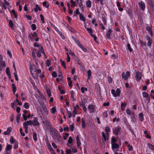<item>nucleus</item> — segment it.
<instances>
[{
  "label": "nucleus",
  "instance_id": "nucleus-13",
  "mask_svg": "<svg viewBox=\"0 0 154 154\" xmlns=\"http://www.w3.org/2000/svg\"><path fill=\"white\" fill-rule=\"evenodd\" d=\"M112 150H114L115 149H118L119 147V144L116 143H112Z\"/></svg>",
  "mask_w": 154,
  "mask_h": 154
},
{
  "label": "nucleus",
  "instance_id": "nucleus-25",
  "mask_svg": "<svg viewBox=\"0 0 154 154\" xmlns=\"http://www.w3.org/2000/svg\"><path fill=\"white\" fill-rule=\"evenodd\" d=\"M87 7L89 8H90L91 7V2L90 0H87L86 3Z\"/></svg>",
  "mask_w": 154,
  "mask_h": 154
},
{
  "label": "nucleus",
  "instance_id": "nucleus-17",
  "mask_svg": "<svg viewBox=\"0 0 154 154\" xmlns=\"http://www.w3.org/2000/svg\"><path fill=\"white\" fill-rule=\"evenodd\" d=\"M112 31L110 29H109L106 32V36L108 39L110 38V35Z\"/></svg>",
  "mask_w": 154,
  "mask_h": 154
},
{
  "label": "nucleus",
  "instance_id": "nucleus-45",
  "mask_svg": "<svg viewBox=\"0 0 154 154\" xmlns=\"http://www.w3.org/2000/svg\"><path fill=\"white\" fill-rule=\"evenodd\" d=\"M60 61L61 63V64L62 65L64 69H66V67L65 66L64 61H63L62 60H60Z\"/></svg>",
  "mask_w": 154,
  "mask_h": 154
},
{
  "label": "nucleus",
  "instance_id": "nucleus-59",
  "mask_svg": "<svg viewBox=\"0 0 154 154\" xmlns=\"http://www.w3.org/2000/svg\"><path fill=\"white\" fill-rule=\"evenodd\" d=\"M6 73L8 75H10V69L9 68H7L6 70Z\"/></svg>",
  "mask_w": 154,
  "mask_h": 154
},
{
  "label": "nucleus",
  "instance_id": "nucleus-38",
  "mask_svg": "<svg viewBox=\"0 0 154 154\" xmlns=\"http://www.w3.org/2000/svg\"><path fill=\"white\" fill-rule=\"evenodd\" d=\"M24 107L26 109H28L29 107V103L27 102H26L23 105Z\"/></svg>",
  "mask_w": 154,
  "mask_h": 154
},
{
  "label": "nucleus",
  "instance_id": "nucleus-15",
  "mask_svg": "<svg viewBox=\"0 0 154 154\" xmlns=\"http://www.w3.org/2000/svg\"><path fill=\"white\" fill-rule=\"evenodd\" d=\"M42 108L43 111L45 113L46 115H48V112L46 107V106L45 104L44 103L42 104Z\"/></svg>",
  "mask_w": 154,
  "mask_h": 154
},
{
  "label": "nucleus",
  "instance_id": "nucleus-30",
  "mask_svg": "<svg viewBox=\"0 0 154 154\" xmlns=\"http://www.w3.org/2000/svg\"><path fill=\"white\" fill-rule=\"evenodd\" d=\"M12 146L11 145H8L6 147L5 149V151L6 152H7L8 151L11 150L12 149Z\"/></svg>",
  "mask_w": 154,
  "mask_h": 154
},
{
  "label": "nucleus",
  "instance_id": "nucleus-32",
  "mask_svg": "<svg viewBox=\"0 0 154 154\" xmlns=\"http://www.w3.org/2000/svg\"><path fill=\"white\" fill-rule=\"evenodd\" d=\"M110 131L109 128L108 127H106L105 128V131H106V134L107 136H108L109 135V132Z\"/></svg>",
  "mask_w": 154,
  "mask_h": 154
},
{
  "label": "nucleus",
  "instance_id": "nucleus-33",
  "mask_svg": "<svg viewBox=\"0 0 154 154\" xmlns=\"http://www.w3.org/2000/svg\"><path fill=\"white\" fill-rule=\"evenodd\" d=\"M79 17L80 20L83 21L85 22V17H84L82 14H79Z\"/></svg>",
  "mask_w": 154,
  "mask_h": 154
},
{
  "label": "nucleus",
  "instance_id": "nucleus-4",
  "mask_svg": "<svg viewBox=\"0 0 154 154\" xmlns=\"http://www.w3.org/2000/svg\"><path fill=\"white\" fill-rule=\"evenodd\" d=\"M142 73L139 71L136 72L135 79L137 81H139L141 80L143 76Z\"/></svg>",
  "mask_w": 154,
  "mask_h": 154
},
{
  "label": "nucleus",
  "instance_id": "nucleus-36",
  "mask_svg": "<svg viewBox=\"0 0 154 154\" xmlns=\"http://www.w3.org/2000/svg\"><path fill=\"white\" fill-rule=\"evenodd\" d=\"M56 111L57 110L55 107H52L50 110L52 114H54L55 113Z\"/></svg>",
  "mask_w": 154,
  "mask_h": 154
},
{
  "label": "nucleus",
  "instance_id": "nucleus-16",
  "mask_svg": "<svg viewBox=\"0 0 154 154\" xmlns=\"http://www.w3.org/2000/svg\"><path fill=\"white\" fill-rule=\"evenodd\" d=\"M143 114L142 113H140L138 115V118L140 121L142 122L144 120Z\"/></svg>",
  "mask_w": 154,
  "mask_h": 154
},
{
  "label": "nucleus",
  "instance_id": "nucleus-29",
  "mask_svg": "<svg viewBox=\"0 0 154 154\" xmlns=\"http://www.w3.org/2000/svg\"><path fill=\"white\" fill-rule=\"evenodd\" d=\"M12 89L14 92V94H15V92L16 91L17 88L15 86V84L14 83L12 84Z\"/></svg>",
  "mask_w": 154,
  "mask_h": 154
},
{
  "label": "nucleus",
  "instance_id": "nucleus-40",
  "mask_svg": "<svg viewBox=\"0 0 154 154\" xmlns=\"http://www.w3.org/2000/svg\"><path fill=\"white\" fill-rule=\"evenodd\" d=\"M41 70L40 69H36V73L35 72V73H36L37 75V78L38 75L41 73Z\"/></svg>",
  "mask_w": 154,
  "mask_h": 154
},
{
  "label": "nucleus",
  "instance_id": "nucleus-2",
  "mask_svg": "<svg viewBox=\"0 0 154 154\" xmlns=\"http://www.w3.org/2000/svg\"><path fill=\"white\" fill-rule=\"evenodd\" d=\"M111 92L114 97H119L120 95L121 91L120 89L119 88H117L116 91H115L113 89H112L111 90Z\"/></svg>",
  "mask_w": 154,
  "mask_h": 154
},
{
  "label": "nucleus",
  "instance_id": "nucleus-26",
  "mask_svg": "<svg viewBox=\"0 0 154 154\" xmlns=\"http://www.w3.org/2000/svg\"><path fill=\"white\" fill-rule=\"evenodd\" d=\"M102 134L105 141H106L108 140L109 135L107 136L106 134H105L104 132H102Z\"/></svg>",
  "mask_w": 154,
  "mask_h": 154
},
{
  "label": "nucleus",
  "instance_id": "nucleus-9",
  "mask_svg": "<svg viewBox=\"0 0 154 154\" xmlns=\"http://www.w3.org/2000/svg\"><path fill=\"white\" fill-rule=\"evenodd\" d=\"M32 125L34 126H38L40 124L38 121V119L36 117H34L32 121Z\"/></svg>",
  "mask_w": 154,
  "mask_h": 154
},
{
  "label": "nucleus",
  "instance_id": "nucleus-10",
  "mask_svg": "<svg viewBox=\"0 0 154 154\" xmlns=\"http://www.w3.org/2000/svg\"><path fill=\"white\" fill-rule=\"evenodd\" d=\"M120 129L121 128L119 127L115 128L113 130V134L116 136L118 135L120 132Z\"/></svg>",
  "mask_w": 154,
  "mask_h": 154
},
{
  "label": "nucleus",
  "instance_id": "nucleus-51",
  "mask_svg": "<svg viewBox=\"0 0 154 154\" xmlns=\"http://www.w3.org/2000/svg\"><path fill=\"white\" fill-rule=\"evenodd\" d=\"M0 65L3 67L6 66L5 62L3 60L0 61Z\"/></svg>",
  "mask_w": 154,
  "mask_h": 154
},
{
  "label": "nucleus",
  "instance_id": "nucleus-19",
  "mask_svg": "<svg viewBox=\"0 0 154 154\" xmlns=\"http://www.w3.org/2000/svg\"><path fill=\"white\" fill-rule=\"evenodd\" d=\"M131 121L132 122V124H133V123H135L136 121L135 118L134 116V112H132V115L131 116Z\"/></svg>",
  "mask_w": 154,
  "mask_h": 154
},
{
  "label": "nucleus",
  "instance_id": "nucleus-5",
  "mask_svg": "<svg viewBox=\"0 0 154 154\" xmlns=\"http://www.w3.org/2000/svg\"><path fill=\"white\" fill-rule=\"evenodd\" d=\"M88 109L89 111V112L91 113H93L96 111V109L95 108L94 105H89L88 107Z\"/></svg>",
  "mask_w": 154,
  "mask_h": 154
},
{
  "label": "nucleus",
  "instance_id": "nucleus-14",
  "mask_svg": "<svg viewBox=\"0 0 154 154\" xmlns=\"http://www.w3.org/2000/svg\"><path fill=\"white\" fill-rule=\"evenodd\" d=\"M71 94V97L73 101L75 102L76 101V99L75 98V95H74V93L73 90H71L70 91Z\"/></svg>",
  "mask_w": 154,
  "mask_h": 154
},
{
  "label": "nucleus",
  "instance_id": "nucleus-28",
  "mask_svg": "<svg viewBox=\"0 0 154 154\" xmlns=\"http://www.w3.org/2000/svg\"><path fill=\"white\" fill-rule=\"evenodd\" d=\"M134 112L133 111H131L129 109H128L126 110V112L127 115L131 116L132 115V112Z\"/></svg>",
  "mask_w": 154,
  "mask_h": 154
},
{
  "label": "nucleus",
  "instance_id": "nucleus-31",
  "mask_svg": "<svg viewBox=\"0 0 154 154\" xmlns=\"http://www.w3.org/2000/svg\"><path fill=\"white\" fill-rule=\"evenodd\" d=\"M122 120L124 122L125 124L127 126H129V123L128 122V121L125 117H124L122 119Z\"/></svg>",
  "mask_w": 154,
  "mask_h": 154
},
{
  "label": "nucleus",
  "instance_id": "nucleus-6",
  "mask_svg": "<svg viewBox=\"0 0 154 154\" xmlns=\"http://www.w3.org/2000/svg\"><path fill=\"white\" fill-rule=\"evenodd\" d=\"M122 79L125 80L127 79L130 75V73L129 71H127L125 74V72H123L122 73Z\"/></svg>",
  "mask_w": 154,
  "mask_h": 154
},
{
  "label": "nucleus",
  "instance_id": "nucleus-24",
  "mask_svg": "<svg viewBox=\"0 0 154 154\" xmlns=\"http://www.w3.org/2000/svg\"><path fill=\"white\" fill-rule=\"evenodd\" d=\"M78 110L76 107H75V106L74 107V110L72 112V116L74 118L75 117V115L77 113L78 111Z\"/></svg>",
  "mask_w": 154,
  "mask_h": 154
},
{
  "label": "nucleus",
  "instance_id": "nucleus-61",
  "mask_svg": "<svg viewBox=\"0 0 154 154\" xmlns=\"http://www.w3.org/2000/svg\"><path fill=\"white\" fill-rule=\"evenodd\" d=\"M20 117V115H18L17 116L16 118V121L17 122V123H18L19 122Z\"/></svg>",
  "mask_w": 154,
  "mask_h": 154
},
{
  "label": "nucleus",
  "instance_id": "nucleus-22",
  "mask_svg": "<svg viewBox=\"0 0 154 154\" xmlns=\"http://www.w3.org/2000/svg\"><path fill=\"white\" fill-rule=\"evenodd\" d=\"M143 95L144 97L146 98L149 101L150 98L149 97L148 94L146 92H143Z\"/></svg>",
  "mask_w": 154,
  "mask_h": 154
},
{
  "label": "nucleus",
  "instance_id": "nucleus-34",
  "mask_svg": "<svg viewBox=\"0 0 154 154\" xmlns=\"http://www.w3.org/2000/svg\"><path fill=\"white\" fill-rule=\"evenodd\" d=\"M117 141V139L115 137H112L111 138V144L115 143Z\"/></svg>",
  "mask_w": 154,
  "mask_h": 154
},
{
  "label": "nucleus",
  "instance_id": "nucleus-35",
  "mask_svg": "<svg viewBox=\"0 0 154 154\" xmlns=\"http://www.w3.org/2000/svg\"><path fill=\"white\" fill-rule=\"evenodd\" d=\"M147 145L148 148L149 149H150L151 150H154V146L153 145L150 144L149 143H147Z\"/></svg>",
  "mask_w": 154,
  "mask_h": 154
},
{
  "label": "nucleus",
  "instance_id": "nucleus-54",
  "mask_svg": "<svg viewBox=\"0 0 154 154\" xmlns=\"http://www.w3.org/2000/svg\"><path fill=\"white\" fill-rule=\"evenodd\" d=\"M66 54L67 55V58H66V61L69 62L70 61V57L68 55V53H67Z\"/></svg>",
  "mask_w": 154,
  "mask_h": 154
},
{
  "label": "nucleus",
  "instance_id": "nucleus-39",
  "mask_svg": "<svg viewBox=\"0 0 154 154\" xmlns=\"http://www.w3.org/2000/svg\"><path fill=\"white\" fill-rule=\"evenodd\" d=\"M43 6L45 7L46 8H48L49 6V4L46 1L44 2H43Z\"/></svg>",
  "mask_w": 154,
  "mask_h": 154
},
{
  "label": "nucleus",
  "instance_id": "nucleus-62",
  "mask_svg": "<svg viewBox=\"0 0 154 154\" xmlns=\"http://www.w3.org/2000/svg\"><path fill=\"white\" fill-rule=\"evenodd\" d=\"M87 73L88 76V79H89V78L90 77V76L91 75V71L90 70H88L87 72Z\"/></svg>",
  "mask_w": 154,
  "mask_h": 154
},
{
  "label": "nucleus",
  "instance_id": "nucleus-56",
  "mask_svg": "<svg viewBox=\"0 0 154 154\" xmlns=\"http://www.w3.org/2000/svg\"><path fill=\"white\" fill-rule=\"evenodd\" d=\"M39 16L41 18V20L42 21V23H45V21L44 20V16L42 14H40Z\"/></svg>",
  "mask_w": 154,
  "mask_h": 154
},
{
  "label": "nucleus",
  "instance_id": "nucleus-55",
  "mask_svg": "<svg viewBox=\"0 0 154 154\" xmlns=\"http://www.w3.org/2000/svg\"><path fill=\"white\" fill-rule=\"evenodd\" d=\"M85 126V122L84 121L83 119L82 118V128H84Z\"/></svg>",
  "mask_w": 154,
  "mask_h": 154
},
{
  "label": "nucleus",
  "instance_id": "nucleus-58",
  "mask_svg": "<svg viewBox=\"0 0 154 154\" xmlns=\"http://www.w3.org/2000/svg\"><path fill=\"white\" fill-rule=\"evenodd\" d=\"M67 114L69 118H71L72 116V114L70 111H68L67 112Z\"/></svg>",
  "mask_w": 154,
  "mask_h": 154
},
{
  "label": "nucleus",
  "instance_id": "nucleus-20",
  "mask_svg": "<svg viewBox=\"0 0 154 154\" xmlns=\"http://www.w3.org/2000/svg\"><path fill=\"white\" fill-rule=\"evenodd\" d=\"M147 40L148 41L147 45L148 46H150L151 45L152 43V40L149 37H147L146 38Z\"/></svg>",
  "mask_w": 154,
  "mask_h": 154
},
{
  "label": "nucleus",
  "instance_id": "nucleus-43",
  "mask_svg": "<svg viewBox=\"0 0 154 154\" xmlns=\"http://www.w3.org/2000/svg\"><path fill=\"white\" fill-rule=\"evenodd\" d=\"M69 128L71 131H73L74 130V124H72L69 126Z\"/></svg>",
  "mask_w": 154,
  "mask_h": 154
},
{
  "label": "nucleus",
  "instance_id": "nucleus-23",
  "mask_svg": "<svg viewBox=\"0 0 154 154\" xmlns=\"http://www.w3.org/2000/svg\"><path fill=\"white\" fill-rule=\"evenodd\" d=\"M46 144L48 149L51 151H53V149L50 143H49L48 141H47L46 143Z\"/></svg>",
  "mask_w": 154,
  "mask_h": 154
},
{
  "label": "nucleus",
  "instance_id": "nucleus-18",
  "mask_svg": "<svg viewBox=\"0 0 154 154\" xmlns=\"http://www.w3.org/2000/svg\"><path fill=\"white\" fill-rule=\"evenodd\" d=\"M77 144L78 146L79 147L80 146L81 144V142L79 139V135H77L76 137Z\"/></svg>",
  "mask_w": 154,
  "mask_h": 154
},
{
  "label": "nucleus",
  "instance_id": "nucleus-41",
  "mask_svg": "<svg viewBox=\"0 0 154 154\" xmlns=\"http://www.w3.org/2000/svg\"><path fill=\"white\" fill-rule=\"evenodd\" d=\"M88 89L87 88L84 87H82L81 88V91L82 93H84L85 91H87Z\"/></svg>",
  "mask_w": 154,
  "mask_h": 154
},
{
  "label": "nucleus",
  "instance_id": "nucleus-49",
  "mask_svg": "<svg viewBox=\"0 0 154 154\" xmlns=\"http://www.w3.org/2000/svg\"><path fill=\"white\" fill-rule=\"evenodd\" d=\"M10 142L11 143H15V142H17L15 140H14L12 137H11L10 138Z\"/></svg>",
  "mask_w": 154,
  "mask_h": 154
},
{
  "label": "nucleus",
  "instance_id": "nucleus-12",
  "mask_svg": "<svg viewBox=\"0 0 154 154\" xmlns=\"http://www.w3.org/2000/svg\"><path fill=\"white\" fill-rule=\"evenodd\" d=\"M139 5L140 8L142 10H144L145 9V4L144 2L142 1L140 2L139 3Z\"/></svg>",
  "mask_w": 154,
  "mask_h": 154
},
{
  "label": "nucleus",
  "instance_id": "nucleus-53",
  "mask_svg": "<svg viewBox=\"0 0 154 154\" xmlns=\"http://www.w3.org/2000/svg\"><path fill=\"white\" fill-rule=\"evenodd\" d=\"M33 139L34 140L36 141L37 140V134L36 133H34L33 135Z\"/></svg>",
  "mask_w": 154,
  "mask_h": 154
},
{
  "label": "nucleus",
  "instance_id": "nucleus-42",
  "mask_svg": "<svg viewBox=\"0 0 154 154\" xmlns=\"http://www.w3.org/2000/svg\"><path fill=\"white\" fill-rule=\"evenodd\" d=\"M74 41L75 43L79 47L80 45H82L81 44L80 42L78 40L76 39L75 38Z\"/></svg>",
  "mask_w": 154,
  "mask_h": 154
},
{
  "label": "nucleus",
  "instance_id": "nucleus-48",
  "mask_svg": "<svg viewBox=\"0 0 154 154\" xmlns=\"http://www.w3.org/2000/svg\"><path fill=\"white\" fill-rule=\"evenodd\" d=\"M4 0V2L3 3V5L7 6H9L10 5V4L7 1H6V0Z\"/></svg>",
  "mask_w": 154,
  "mask_h": 154
},
{
  "label": "nucleus",
  "instance_id": "nucleus-46",
  "mask_svg": "<svg viewBox=\"0 0 154 154\" xmlns=\"http://www.w3.org/2000/svg\"><path fill=\"white\" fill-rule=\"evenodd\" d=\"M84 52H86L87 51V50L82 45H80L79 47Z\"/></svg>",
  "mask_w": 154,
  "mask_h": 154
},
{
  "label": "nucleus",
  "instance_id": "nucleus-37",
  "mask_svg": "<svg viewBox=\"0 0 154 154\" xmlns=\"http://www.w3.org/2000/svg\"><path fill=\"white\" fill-rule=\"evenodd\" d=\"M34 11L35 12H38V10H39L40 11L41 10L40 9V7H39V6L38 5H36V6H35V8L34 9Z\"/></svg>",
  "mask_w": 154,
  "mask_h": 154
},
{
  "label": "nucleus",
  "instance_id": "nucleus-52",
  "mask_svg": "<svg viewBox=\"0 0 154 154\" xmlns=\"http://www.w3.org/2000/svg\"><path fill=\"white\" fill-rule=\"evenodd\" d=\"M73 142V139L71 137H70L68 140V143H71Z\"/></svg>",
  "mask_w": 154,
  "mask_h": 154
},
{
  "label": "nucleus",
  "instance_id": "nucleus-44",
  "mask_svg": "<svg viewBox=\"0 0 154 154\" xmlns=\"http://www.w3.org/2000/svg\"><path fill=\"white\" fill-rule=\"evenodd\" d=\"M127 46L128 50L130 52H131L133 51V49L131 48L130 44L129 43L127 44Z\"/></svg>",
  "mask_w": 154,
  "mask_h": 154
},
{
  "label": "nucleus",
  "instance_id": "nucleus-27",
  "mask_svg": "<svg viewBox=\"0 0 154 154\" xmlns=\"http://www.w3.org/2000/svg\"><path fill=\"white\" fill-rule=\"evenodd\" d=\"M85 29H86L88 33L91 36L92 35H93L92 34V30L91 28H87L86 26H85Z\"/></svg>",
  "mask_w": 154,
  "mask_h": 154
},
{
  "label": "nucleus",
  "instance_id": "nucleus-64",
  "mask_svg": "<svg viewBox=\"0 0 154 154\" xmlns=\"http://www.w3.org/2000/svg\"><path fill=\"white\" fill-rule=\"evenodd\" d=\"M63 39H64L65 38V37L64 35L62 34V32H61L59 33L58 34Z\"/></svg>",
  "mask_w": 154,
  "mask_h": 154
},
{
  "label": "nucleus",
  "instance_id": "nucleus-11",
  "mask_svg": "<svg viewBox=\"0 0 154 154\" xmlns=\"http://www.w3.org/2000/svg\"><path fill=\"white\" fill-rule=\"evenodd\" d=\"M37 35V34L35 32H33L32 33H31L29 35V37L32 40H34V38L36 37Z\"/></svg>",
  "mask_w": 154,
  "mask_h": 154
},
{
  "label": "nucleus",
  "instance_id": "nucleus-50",
  "mask_svg": "<svg viewBox=\"0 0 154 154\" xmlns=\"http://www.w3.org/2000/svg\"><path fill=\"white\" fill-rule=\"evenodd\" d=\"M71 149L72 151L73 152L76 153L77 152V150L75 147L74 146L72 147V148H71Z\"/></svg>",
  "mask_w": 154,
  "mask_h": 154
},
{
  "label": "nucleus",
  "instance_id": "nucleus-3",
  "mask_svg": "<svg viewBox=\"0 0 154 154\" xmlns=\"http://www.w3.org/2000/svg\"><path fill=\"white\" fill-rule=\"evenodd\" d=\"M35 66L34 65L30 66V69L31 74L35 79H36L37 75L36 73H35V72L36 73V69H35Z\"/></svg>",
  "mask_w": 154,
  "mask_h": 154
},
{
  "label": "nucleus",
  "instance_id": "nucleus-63",
  "mask_svg": "<svg viewBox=\"0 0 154 154\" xmlns=\"http://www.w3.org/2000/svg\"><path fill=\"white\" fill-rule=\"evenodd\" d=\"M140 44L141 46H142V47L144 46H145L146 45V42H144L142 41H140Z\"/></svg>",
  "mask_w": 154,
  "mask_h": 154
},
{
  "label": "nucleus",
  "instance_id": "nucleus-8",
  "mask_svg": "<svg viewBox=\"0 0 154 154\" xmlns=\"http://www.w3.org/2000/svg\"><path fill=\"white\" fill-rule=\"evenodd\" d=\"M44 127L46 128V129H48L49 128H51V125L50 122L47 120H46L45 121H43Z\"/></svg>",
  "mask_w": 154,
  "mask_h": 154
},
{
  "label": "nucleus",
  "instance_id": "nucleus-57",
  "mask_svg": "<svg viewBox=\"0 0 154 154\" xmlns=\"http://www.w3.org/2000/svg\"><path fill=\"white\" fill-rule=\"evenodd\" d=\"M19 131L21 135L23 137H24L25 136V134L24 133L22 132V129L21 128H20Z\"/></svg>",
  "mask_w": 154,
  "mask_h": 154
},
{
  "label": "nucleus",
  "instance_id": "nucleus-1",
  "mask_svg": "<svg viewBox=\"0 0 154 154\" xmlns=\"http://www.w3.org/2000/svg\"><path fill=\"white\" fill-rule=\"evenodd\" d=\"M51 134L53 139L55 141L59 142L62 139L58 131L55 129H51L50 130Z\"/></svg>",
  "mask_w": 154,
  "mask_h": 154
},
{
  "label": "nucleus",
  "instance_id": "nucleus-21",
  "mask_svg": "<svg viewBox=\"0 0 154 154\" xmlns=\"http://www.w3.org/2000/svg\"><path fill=\"white\" fill-rule=\"evenodd\" d=\"M12 130L11 128H8L6 131H4L3 132V134L5 135L9 134L11 132Z\"/></svg>",
  "mask_w": 154,
  "mask_h": 154
},
{
  "label": "nucleus",
  "instance_id": "nucleus-60",
  "mask_svg": "<svg viewBox=\"0 0 154 154\" xmlns=\"http://www.w3.org/2000/svg\"><path fill=\"white\" fill-rule=\"evenodd\" d=\"M53 27L54 29H55V30L58 33V34H59V33L61 32L60 31H59L58 30V29L57 27H56L55 26H53Z\"/></svg>",
  "mask_w": 154,
  "mask_h": 154
},
{
  "label": "nucleus",
  "instance_id": "nucleus-47",
  "mask_svg": "<svg viewBox=\"0 0 154 154\" xmlns=\"http://www.w3.org/2000/svg\"><path fill=\"white\" fill-rule=\"evenodd\" d=\"M51 60H47L46 62V66L49 67L51 64Z\"/></svg>",
  "mask_w": 154,
  "mask_h": 154
},
{
  "label": "nucleus",
  "instance_id": "nucleus-7",
  "mask_svg": "<svg viewBox=\"0 0 154 154\" xmlns=\"http://www.w3.org/2000/svg\"><path fill=\"white\" fill-rule=\"evenodd\" d=\"M34 46L37 47L40 50L42 54H45V52L44 51L42 47L37 43L35 42L34 43Z\"/></svg>",
  "mask_w": 154,
  "mask_h": 154
}]
</instances>
